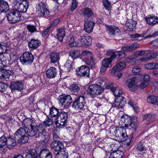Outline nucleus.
Returning a JSON list of instances; mask_svg holds the SVG:
<instances>
[{
    "label": "nucleus",
    "instance_id": "5",
    "mask_svg": "<svg viewBox=\"0 0 158 158\" xmlns=\"http://www.w3.org/2000/svg\"><path fill=\"white\" fill-rule=\"evenodd\" d=\"M45 127L43 124L41 123L38 125L35 124L32 128L29 135L35 136L37 138V136H39L41 134L45 132Z\"/></svg>",
    "mask_w": 158,
    "mask_h": 158
},
{
    "label": "nucleus",
    "instance_id": "37",
    "mask_svg": "<svg viewBox=\"0 0 158 158\" xmlns=\"http://www.w3.org/2000/svg\"><path fill=\"white\" fill-rule=\"evenodd\" d=\"M40 139V141L44 143H47L50 139V136L48 133L46 132L40 135V136H37Z\"/></svg>",
    "mask_w": 158,
    "mask_h": 158
},
{
    "label": "nucleus",
    "instance_id": "45",
    "mask_svg": "<svg viewBox=\"0 0 158 158\" xmlns=\"http://www.w3.org/2000/svg\"><path fill=\"white\" fill-rule=\"evenodd\" d=\"M112 62L111 59L109 58H106L102 62V65L108 68L112 66L111 63Z\"/></svg>",
    "mask_w": 158,
    "mask_h": 158
},
{
    "label": "nucleus",
    "instance_id": "19",
    "mask_svg": "<svg viewBox=\"0 0 158 158\" xmlns=\"http://www.w3.org/2000/svg\"><path fill=\"white\" fill-rule=\"evenodd\" d=\"M23 87V84L21 81H12L10 84V88L12 90L21 91Z\"/></svg>",
    "mask_w": 158,
    "mask_h": 158
},
{
    "label": "nucleus",
    "instance_id": "31",
    "mask_svg": "<svg viewBox=\"0 0 158 158\" xmlns=\"http://www.w3.org/2000/svg\"><path fill=\"white\" fill-rule=\"evenodd\" d=\"M57 74L56 69L54 67H51L46 71L47 77L48 78H53L55 77Z\"/></svg>",
    "mask_w": 158,
    "mask_h": 158
},
{
    "label": "nucleus",
    "instance_id": "1",
    "mask_svg": "<svg viewBox=\"0 0 158 158\" xmlns=\"http://www.w3.org/2000/svg\"><path fill=\"white\" fill-rule=\"evenodd\" d=\"M112 92L115 97H118L115 99L112 105V106L118 109L122 108L126 103V98L120 96L122 94V90L115 85Z\"/></svg>",
    "mask_w": 158,
    "mask_h": 158
},
{
    "label": "nucleus",
    "instance_id": "51",
    "mask_svg": "<svg viewBox=\"0 0 158 158\" xmlns=\"http://www.w3.org/2000/svg\"><path fill=\"white\" fill-rule=\"evenodd\" d=\"M102 3L106 10H109L111 7V4L108 0H102Z\"/></svg>",
    "mask_w": 158,
    "mask_h": 158
},
{
    "label": "nucleus",
    "instance_id": "4",
    "mask_svg": "<svg viewBox=\"0 0 158 158\" xmlns=\"http://www.w3.org/2000/svg\"><path fill=\"white\" fill-rule=\"evenodd\" d=\"M82 56L84 57V61L91 69L95 68L96 65L93 56L92 52L88 50H85L82 52Z\"/></svg>",
    "mask_w": 158,
    "mask_h": 158
},
{
    "label": "nucleus",
    "instance_id": "33",
    "mask_svg": "<svg viewBox=\"0 0 158 158\" xmlns=\"http://www.w3.org/2000/svg\"><path fill=\"white\" fill-rule=\"evenodd\" d=\"M82 13L84 18L86 19L92 17L94 15V13L91 9L87 7L84 9Z\"/></svg>",
    "mask_w": 158,
    "mask_h": 158
},
{
    "label": "nucleus",
    "instance_id": "21",
    "mask_svg": "<svg viewBox=\"0 0 158 158\" xmlns=\"http://www.w3.org/2000/svg\"><path fill=\"white\" fill-rule=\"evenodd\" d=\"M83 32L82 30L80 31V36H79V38H81L83 47L90 45L91 43V38L88 35H84L83 34H82Z\"/></svg>",
    "mask_w": 158,
    "mask_h": 158
},
{
    "label": "nucleus",
    "instance_id": "28",
    "mask_svg": "<svg viewBox=\"0 0 158 158\" xmlns=\"http://www.w3.org/2000/svg\"><path fill=\"white\" fill-rule=\"evenodd\" d=\"M40 41L34 39H32L28 43V47L30 50H34L37 48L40 44Z\"/></svg>",
    "mask_w": 158,
    "mask_h": 158
},
{
    "label": "nucleus",
    "instance_id": "8",
    "mask_svg": "<svg viewBox=\"0 0 158 158\" xmlns=\"http://www.w3.org/2000/svg\"><path fill=\"white\" fill-rule=\"evenodd\" d=\"M85 104V101L84 97L81 96L75 99L72 106L76 110H79L83 109Z\"/></svg>",
    "mask_w": 158,
    "mask_h": 158
},
{
    "label": "nucleus",
    "instance_id": "30",
    "mask_svg": "<svg viewBox=\"0 0 158 158\" xmlns=\"http://www.w3.org/2000/svg\"><path fill=\"white\" fill-rule=\"evenodd\" d=\"M147 56L141 58L140 60L142 62L147 61L149 60L156 57L158 56V52H152L146 54Z\"/></svg>",
    "mask_w": 158,
    "mask_h": 158
},
{
    "label": "nucleus",
    "instance_id": "11",
    "mask_svg": "<svg viewBox=\"0 0 158 158\" xmlns=\"http://www.w3.org/2000/svg\"><path fill=\"white\" fill-rule=\"evenodd\" d=\"M90 69L89 67L86 65H82L76 69L77 74L81 77L89 78Z\"/></svg>",
    "mask_w": 158,
    "mask_h": 158
},
{
    "label": "nucleus",
    "instance_id": "17",
    "mask_svg": "<svg viewBox=\"0 0 158 158\" xmlns=\"http://www.w3.org/2000/svg\"><path fill=\"white\" fill-rule=\"evenodd\" d=\"M145 19L146 23L152 26L158 23V17L153 14L148 15L146 17Z\"/></svg>",
    "mask_w": 158,
    "mask_h": 158
},
{
    "label": "nucleus",
    "instance_id": "49",
    "mask_svg": "<svg viewBox=\"0 0 158 158\" xmlns=\"http://www.w3.org/2000/svg\"><path fill=\"white\" fill-rule=\"evenodd\" d=\"M118 65V64L117 63L112 69L111 72V74L112 76H114L116 72H119L122 69L121 68L119 67V66Z\"/></svg>",
    "mask_w": 158,
    "mask_h": 158
},
{
    "label": "nucleus",
    "instance_id": "2",
    "mask_svg": "<svg viewBox=\"0 0 158 158\" xmlns=\"http://www.w3.org/2000/svg\"><path fill=\"white\" fill-rule=\"evenodd\" d=\"M28 132L26 129L20 127L14 134V137L17 142L20 144L27 142L29 139Z\"/></svg>",
    "mask_w": 158,
    "mask_h": 158
},
{
    "label": "nucleus",
    "instance_id": "53",
    "mask_svg": "<svg viewBox=\"0 0 158 158\" xmlns=\"http://www.w3.org/2000/svg\"><path fill=\"white\" fill-rule=\"evenodd\" d=\"M136 149L139 152L145 150V148L143 143L140 142L136 148Z\"/></svg>",
    "mask_w": 158,
    "mask_h": 158
},
{
    "label": "nucleus",
    "instance_id": "32",
    "mask_svg": "<svg viewBox=\"0 0 158 158\" xmlns=\"http://www.w3.org/2000/svg\"><path fill=\"white\" fill-rule=\"evenodd\" d=\"M139 46V44H138L135 43L123 47L121 49L124 51H133L135 50Z\"/></svg>",
    "mask_w": 158,
    "mask_h": 158
},
{
    "label": "nucleus",
    "instance_id": "18",
    "mask_svg": "<svg viewBox=\"0 0 158 158\" xmlns=\"http://www.w3.org/2000/svg\"><path fill=\"white\" fill-rule=\"evenodd\" d=\"M136 78L134 77L127 80L126 82V85L129 89L132 92H134L137 89L138 86L135 82Z\"/></svg>",
    "mask_w": 158,
    "mask_h": 158
},
{
    "label": "nucleus",
    "instance_id": "58",
    "mask_svg": "<svg viewBox=\"0 0 158 158\" xmlns=\"http://www.w3.org/2000/svg\"><path fill=\"white\" fill-rule=\"evenodd\" d=\"M142 70L141 68L139 66H135L132 69V72L134 73H137Z\"/></svg>",
    "mask_w": 158,
    "mask_h": 158
},
{
    "label": "nucleus",
    "instance_id": "41",
    "mask_svg": "<svg viewBox=\"0 0 158 158\" xmlns=\"http://www.w3.org/2000/svg\"><path fill=\"white\" fill-rule=\"evenodd\" d=\"M25 158H38L37 156V153L34 149H30L29 151V153L26 155Z\"/></svg>",
    "mask_w": 158,
    "mask_h": 158
},
{
    "label": "nucleus",
    "instance_id": "27",
    "mask_svg": "<svg viewBox=\"0 0 158 158\" xmlns=\"http://www.w3.org/2000/svg\"><path fill=\"white\" fill-rule=\"evenodd\" d=\"M6 58L2 55H0V79H2L3 69L6 65Z\"/></svg>",
    "mask_w": 158,
    "mask_h": 158
},
{
    "label": "nucleus",
    "instance_id": "42",
    "mask_svg": "<svg viewBox=\"0 0 158 158\" xmlns=\"http://www.w3.org/2000/svg\"><path fill=\"white\" fill-rule=\"evenodd\" d=\"M147 101L149 103L158 106V97L154 96H151L148 97Z\"/></svg>",
    "mask_w": 158,
    "mask_h": 158
},
{
    "label": "nucleus",
    "instance_id": "3",
    "mask_svg": "<svg viewBox=\"0 0 158 158\" xmlns=\"http://www.w3.org/2000/svg\"><path fill=\"white\" fill-rule=\"evenodd\" d=\"M29 2L27 0H23L21 2L17 0L13 1V6L19 13L26 12L28 8Z\"/></svg>",
    "mask_w": 158,
    "mask_h": 158
},
{
    "label": "nucleus",
    "instance_id": "61",
    "mask_svg": "<svg viewBox=\"0 0 158 158\" xmlns=\"http://www.w3.org/2000/svg\"><path fill=\"white\" fill-rule=\"evenodd\" d=\"M153 63H148L144 65V67L145 68L149 69H154Z\"/></svg>",
    "mask_w": 158,
    "mask_h": 158
},
{
    "label": "nucleus",
    "instance_id": "55",
    "mask_svg": "<svg viewBox=\"0 0 158 158\" xmlns=\"http://www.w3.org/2000/svg\"><path fill=\"white\" fill-rule=\"evenodd\" d=\"M124 52L122 50L121 51H116V54L119 58L122 59L126 56V55Z\"/></svg>",
    "mask_w": 158,
    "mask_h": 158
},
{
    "label": "nucleus",
    "instance_id": "64",
    "mask_svg": "<svg viewBox=\"0 0 158 158\" xmlns=\"http://www.w3.org/2000/svg\"><path fill=\"white\" fill-rule=\"evenodd\" d=\"M60 22V20L58 19H55L52 22L51 24V26H54L57 25Z\"/></svg>",
    "mask_w": 158,
    "mask_h": 158
},
{
    "label": "nucleus",
    "instance_id": "35",
    "mask_svg": "<svg viewBox=\"0 0 158 158\" xmlns=\"http://www.w3.org/2000/svg\"><path fill=\"white\" fill-rule=\"evenodd\" d=\"M9 9L8 3L3 0H0V12H6Z\"/></svg>",
    "mask_w": 158,
    "mask_h": 158
},
{
    "label": "nucleus",
    "instance_id": "6",
    "mask_svg": "<svg viewBox=\"0 0 158 158\" xmlns=\"http://www.w3.org/2000/svg\"><path fill=\"white\" fill-rule=\"evenodd\" d=\"M34 59L33 56L31 53L25 52L21 55L20 60L23 65H29L33 62Z\"/></svg>",
    "mask_w": 158,
    "mask_h": 158
},
{
    "label": "nucleus",
    "instance_id": "60",
    "mask_svg": "<svg viewBox=\"0 0 158 158\" xmlns=\"http://www.w3.org/2000/svg\"><path fill=\"white\" fill-rule=\"evenodd\" d=\"M127 25L131 29L132 27H135L136 26L135 22L134 21L131 20L127 24Z\"/></svg>",
    "mask_w": 158,
    "mask_h": 158
},
{
    "label": "nucleus",
    "instance_id": "62",
    "mask_svg": "<svg viewBox=\"0 0 158 158\" xmlns=\"http://www.w3.org/2000/svg\"><path fill=\"white\" fill-rule=\"evenodd\" d=\"M151 44L153 48H158V39L152 41Z\"/></svg>",
    "mask_w": 158,
    "mask_h": 158
},
{
    "label": "nucleus",
    "instance_id": "52",
    "mask_svg": "<svg viewBox=\"0 0 158 158\" xmlns=\"http://www.w3.org/2000/svg\"><path fill=\"white\" fill-rule=\"evenodd\" d=\"M66 123L60 120L55 121V124L57 127L63 128L65 126Z\"/></svg>",
    "mask_w": 158,
    "mask_h": 158
},
{
    "label": "nucleus",
    "instance_id": "9",
    "mask_svg": "<svg viewBox=\"0 0 158 158\" xmlns=\"http://www.w3.org/2000/svg\"><path fill=\"white\" fill-rule=\"evenodd\" d=\"M58 100L60 105L64 107L70 105L72 102V98L69 95H61Z\"/></svg>",
    "mask_w": 158,
    "mask_h": 158
},
{
    "label": "nucleus",
    "instance_id": "38",
    "mask_svg": "<svg viewBox=\"0 0 158 158\" xmlns=\"http://www.w3.org/2000/svg\"><path fill=\"white\" fill-rule=\"evenodd\" d=\"M59 112V110L55 107H52L50 108L49 116L51 117H58Z\"/></svg>",
    "mask_w": 158,
    "mask_h": 158
},
{
    "label": "nucleus",
    "instance_id": "36",
    "mask_svg": "<svg viewBox=\"0 0 158 158\" xmlns=\"http://www.w3.org/2000/svg\"><path fill=\"white\" fill-rule=\"evenodd\" d=\"M81 86L79 84L73 83L69 86V89L72 93L75 94L79 92Z\"/></svg>",
    "mask_w": 158,
    "mask_h": 158
},
{
    "label": "nucleus",
    "instance_id": "40",
    "mask_svg": "<svg viewBox=\"0 0 158 158\" xmlns=\"http://www.w3.org/2000/svg\"><path fill=\"white\" fill-rule=\"evenodd\" d=\"M123 153L122 152L117 151L110 153L109 158H123Z\"/></svg>",
    "mask_w": 158,
    "mask_h": 158
},
{
    "label": "nucleus",
    "instance_id": "44",
    "mask_svg": "<svg viewBox=\"0 0 158 158\" xmlns=\"http://www.w3.org/2000/svg\"><path fill=\"white\" fill-rule=\"evenodd\" d=\"M72 62L71 61L68 60L67 61L66 63L64 65V70L65 71L69 72L73 69Z\"/></svg>",
    "mask_w": 158,
    "mask_h": 158
},
{
    "label": "nucleus",
    "instance_id": "29",
    "mask_svg": "<svg viewBox=\"0 0 158 158\" xmlns=\"http://www.w3.org/2000/svg\"><path fill=\"white\" fill-rule=\"evenodd\" d=\"M48 56L51 63L55 64L58 62L60 58L59 53L56 52H51Z\"/></svg>",
    "mask_w": 158,
    "mask_h": 158
},
{
    "label": "nucleus",
    "instance_id": "16",
    "mask_svg": "<svg viewBox=\"0 0 158 158\" xmlns=\"http://www.w3.org/2000/svg\"><path fill=\"white\" fill-rule=\"evenodd\" d=\"M115 135L119 138L121 141H124L127 138V136L125 130L122 127L117 129L115 131Z\"/></svg>",
    "mask_w": 158,
    "mask_h": 158
},
{
    "label": "nucleus",
    "instance_id": "34",
    "mask_svg": "<svg viewBox=\"0 0 158 158\" xmlns=\"http://www.w3.org/2000/svg\"><path fill=\"white\" fill-rule=\"evenodd\" d=\"M57 32L56 36L57 39L60 41H62L66 34L65 29L62 28H58L57 30Z\"/></svg>",
    "mask_w": 158,
    "mask_h": 158
},
{
    "label": "nucleus",
    "instance_id": "26",
    "mask_svg": "<svg viewBox=\"0 0 158 158\" xmlns=\"http://www.w3.org/2000/svg\"><path fill=\"white\" fill-rule=\"evenodd\" d=\"M94 24L95 23L91 21H85L84 29L86 32L89 33L92 31Z\"/></svg>",
    "mask_w": 158,
    "mask_h": 158
},
{
    "label": "nucleus",
    "instance_id": "54",
    "mask_svg": "<svg viewBox=\"0 0 158 158\" xmlns=\"http://www.w3.org/2000/svg\"><path fill=\"white\" fill-rule=\"evenodd\" d=\"M27 29L31 33L37 31L36 27L31 24L28 25L27 26Z\"/></svg>",
    "mask_w": 158,
    "mask_h": 158
},
{
    "label": "nucleus",
    "instance_id": "15",
    "mask_svg": "<svg viewBox=\"0 0 158 158\" xmlns=\"http://www.w3.org/2000/svg\"><path fill=\"white\" fill-rule=\"evenodd\" d=\"M125 125L133 132H135L138 129V124L137 122L135 121L133 118H129L127 119V122Z\"/></svg>",
    "mask_w": 158,
    "mask_h": 158
},
{
    "label": "nucleus",
    "instance_id": "7",
    "mask_svg": "<svg viewBox=\"0 0 158 158\" xmlns=\"http://www.w3.org/2000/svg\"><path fill=\"white\" fill-rule=\"evenodd\" d=\"M103 91V89L100 85L96 84L90 85L87 89L88 93L94 96L100 94Z\"/></svg>",
    "mask_w": 158,
    "mask_h": 158
},
{
    "label": "nucleus",
    "instance_id": "10",
    "mask_svg": "<svg viewBox=\"0 0 158 158\" xmlns=\"http://www.w3.org/2000/svg\"><path fill=\"white\" fill-rule=\"evenodd\" d=\"M20 14L17 11H12L7 16V19L10 23H13L19 21L21 19Z\"/></svg>",
    "mask_w": 158,
    "mask_h": 158
},
{
    "label": "nucleus",
    "instance_id": "22",
    "mask_svg": "<svg viewBox=\"0 0 158 158\" xmlns=\"http://www.w3.org/2000/svg\"><path fill=\"white\" fill-rule=\"evenodd\" d=\"M140 78L143 81L139 85V87L141 89H143L149 85L150 77L147 75H141Z\"/></svg>",
    "mask_w": 158,
    "mask_h": 158
},
{
    "label": "nucleus",
    "instance_id": "24",
    "mask_svg": "<svg viewBox=\"0 0 158 158\" xmlns=\"http://www.w3.org/2000/svg\"><path fill=\"white\" fill-rule=\"evenodd\" d=\"M6 147V137L3 135L0 137V152L5 153L7 151V149L5 148Z\"/></svg>",
    "mask_w": 158,
    "mask_h": 158
},
{
    "label": "nucleus",
    "instance_id": "23",
    "mask_svg": "<svg viewBox=\"0 0 158 158\" xmlns=\"http://www.w3.org/2000/svg\"><path fill=\"white\" fill-rule=\"evenodd\" d=\"M80 32H78L76 35H74L75 37L77 39V40L73 42H71L69 44V45L70 47H73L74 46L77 47H83L82 41L81 38H79V36H80Z\"/></svg>",
    "mask_w": 158,
    "mask_h": 158
},
{
    "label": "nucleus",
    "instance_id": "14",
    "mask_svg": "<svg viewBox=\"0 0 158 158\" xmlns=\"http://www.w3.org/2000/svg\"><path fill=\"white\" fill-rule=\"evenodd\" d=\"M51 147L54 151L58 152L56 155V157H57L59 154V152H60L64 148V145L61 142L58 140H55L51 143Z\"/></svg>",
    "mask_w": 158,
    "mask_h": 158
},
{
    "label": "nucleus",
    "instance_id": "48",
    "mask_svg": "<svg viewBox=\"0 0 158 158\" xmlns=\"http://www.w3.org/2000/svg\"><path fill=\"white\" fill-rule=\"evenodd\" d=\"M53 123V121L52 119L49 117H47L43 122V124L45 127H48L52 125Z\"/></svg>",
    "mask_w": 158,
    "mask_h": 158
},
{
    "label": "nucleus",
    "instance_id": "46",
    "mask_svg": "<svg viewBox=\"0 0 158 158\" xmlns=\"http://www.w3.org/2000/svg\"><path fill=\"white\" fill-rule=\"evenodd\" d=\"M69 56L73 59L78 58L80 56L79 52L77 50H72L69 52Z\"/></svg>",
    "mask_w": 158,
    "mask_h": 158
},
{
    "label": "nucleus",
    "instance_id": "20",
    "mask_svg": "<svg viewBox=\"0 0 158 158\" xmlns=\"http://www.w3.org/2000/svg\"><path fill=\"white\" fill-rule=\"evenodd\" d=\"M106 31L110 36L114 37L115 35H118L120 31L119 29L116 26L106 25Z\"/></svg>",
    "mask_w": 158,
    "mask_h": 158
},
{
    "label": "nucleus",
    "instance_id": "39",
    "mask_svg": "<svg viewBox=\"0 0 158 158\" xmlns=\"http://www.w3.org/2000/svg\"><path fill=\"white\" fill-rule=\"evenodd\" d=\"M40 158H52V154L47 150L41 151L39 154Z\"/></svg>",
    "mask_w": 158,
    "mask_h": 158
},
{
    "label": "nucleus",
    "instance_id": "47",
    "mask_svg": "<svg viewBox=\"0 0 158 158\" xmlns=\"http://www.w3.org/2000/svg\"><path fill=\"white\" fill-rule=\"evenodd\" d=\"M0 48L2 51V54L6 52L7 50V48L9 45L6 42L4 41V43H0Z\"/></svg>",
    "mask_w": 158,
    "mask_h": 158
},
{
    "label": "nucleus",
    "instance_id": "57",
    "mask_svg": "<svg viewBox=\"0 0 158 158\" xmlns=\"http://www.w3.org/2000/svg\"><path fill=\"white\" fill-rule=\"evenodd\" d=\"M7 88V85L6 83L2 82H0V91L3 92Z\"/></svg>",
    "mask_w": 158,
    "mask_h": 158
},
{
    "label": "nucleus",
    "instance_id": "12",
    "mask_svg": "<svg viewBox=\"0 0 158 158\" xmlns=\"http://www.w3.org/2000/svg\"><path fill=\"white\" fill-rule=\"evenodd\" d=\"M36 8L38 14L40 16L46 18L49 15V12L44 3L41 2L39 4Z\"/></svg>",
    "mask_w": 158,
    "mask_h": 158
},
{
    "label": "nucleus",
    "instance_id": "13",
    "mask_svg": "<svg viewBox=\"0 0 158 158\" xmlns=\"http://www.w3.org/2000/svg\"><path fill=\"white\" fill-rule=\"evenodd\" d=\"M35 124V121L29 118L25 119L22 124L23 127H25L27 132L30 134L32 128Z\"/></svg>",
    "mask_w": 158,
    "mask_h": 158
},
{
    "label": "nucleus",
    "instance_id": "56",
    "mask_svg": "<svg viewBox=\"0 0 158 158\" xmlns=\"http://www.w3.org/2000/svg\"><path fill=\"white\" fill-rule=\"evenodd\" d=\"M0 35L1 36L2 40V41H3L2 42L4 43V41L5 42H6L8 44L9 39L8 36L5 34L4 32L0 34Z\"/></svg>",
    "mask_w": 158,
    "mask_h": 158
},
{
    "label": "nucleus",
    "instance_id": "63",
    "mask_svg": "<svg viewBox=\"0 0 158 158\" xmlns=\"http://www.w3.org/2000/svg\"><path fill=\"white\" fill-rule=\"evenodd\" d=\"M51 28V27L49 26L46 29H44L42 33V36L43 37L45 36L49 32V30Z\"/></svg>",
    "mask_w": 158,
    "mask_h": 158
},
{
    "label": "nucleus",
    "instance_id": "25",
    "mask_svg": "<svg viewBox=\"0 0 158 158\" xmlns=\"http://www.w3.org/2000/svg\"><path fill=\"white\" fill-rule=\"evenodd\" d=\"M16 139L14 136H9L6 137V147L10 148L16 145Z\"/></svg>",
    "mask_w": 158,
    "mask_h": 158
},
{
    "label": "nucleus",
    "instance_id": "43",
    "mask_svg": "<svg viewBox=\"0 0 158 158\" xmlns=\"http://www.w3.org/2000/svg\"><path fill=\"white\" fill-rule=\"evenodd\" d=\"M68 117V114L67 112L62 111L61 112L58 117V119L62 122L66 123Z\"/></svg>",
    "mask_w": 158,
    "mask_h": 158
},
{
    "label": "nucleus",
    "instance_id": "59",
    "mask_svg": "<svg viewBox=\"0 0 158 158\" xmlns=\"http://www.w3.org/2000/svg\"><path fill=\"white\" fill-rule=\"evenodd\" d=\"M73 2L72 3L71 10L73 11L77 7V0H73Z\"/></svg>",
    "mask_w": 158,
    "mask_h": 158
},
{
    "label": "nucleus",
    "instance_id": "50",
    "mask_svg": "<svg viewBox=\"0 0 158 158\" xmlns=\"http://www.w3.org/2000/svg\"><path fill=\"white\" fill-rule=\"evenodd\" d=\"M148 51L144 50H141L140 51H138L134 52V54L135 56L136 57L141 56H143L145 54L143 57L147 56L146 54L147 53Z\"/></svg>",
    "mask_w": 158,
    "mask_h": 158
}]
</instances>
